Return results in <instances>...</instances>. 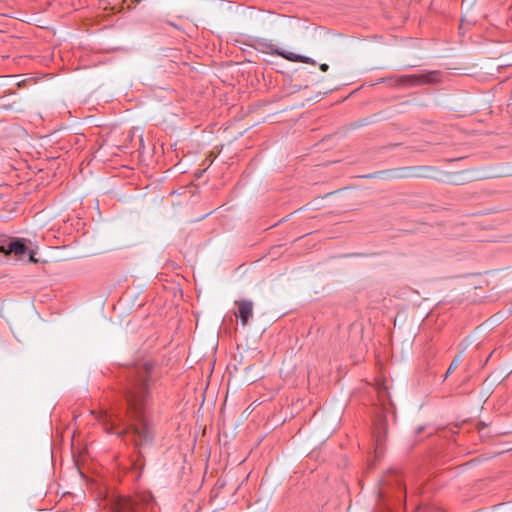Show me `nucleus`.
<instances>
[{"instance_id":"f257e3e1","label":"nucleus","mask_w":512,"mask_h":512,"mask_svg":"<svg viewBox=\"0 0 512 512\" xmlns=\"http://www.w3.org/2000/svg\"><path fill=\"white\" fill-rule=\"evenodd\" d=\"M149 370L148 365H145L137 371L126 394L127 415L136 446L150 443L154 437L152 426L146 416L150 389Z\"/></svg>"},{"instance_id":"f03ea898","label":"nucleus","mask_w":512,"mask_h":512,"mask_svg":"<svg viewBox=\"0 0 512 512\" xmlns=\"http://www.w3.org/2000/svg\"><path fill=\"white\" fill-rule=\"evenodd\" d=\"M148 512L153 510V499L150 495H143L137 499L120 496L111 503V512Z\"/></svg>"},{"instance_id":"7ed1b4c3","label":"nucleus","mask_w":512,"mask_h":512,"mask_svg":"<svg viewBox=\"0 0 512 512\" xmlns=\"http://www.w3.org/2000/svg\"><path fill=\"white\" fill-rule=\"evenodd\" d=\"M97 419H98V421H100L102 423L105 431L108 434L115 433L117 435H123L127 432L125 429H123V430L115 429V425L118 422H121L123 420V418H122L121 413L114 408H111L110 410H105V411L99 412Z\"/></svg>"},{"instance_id":"20e7f679","label":"nucleus","mask_w":512,"mask_h":512,"mask_svg":"<svg viewBox=\"0 0 512 512\" xmlns=\"http://www.w3.org/2000/svg\"><path fill=\"white\" fill-rule=\"evenodd\" d=\"M0 250L7 255L13 254L17 260H22L27 254L28 248L26 246V240L19 238L2 245Z\"/></svg>"},{"instance_id":"39448f33","label":"nucleus","mask_w":512,"mask_h":512,"mask_svg":"<svg viewBox=\"0 0 512 512\" xmlns=\"http://www.w3.org/2000/svg\"><path fill=\"white\" fill-rule=\"evenodd\" d=\"M235 305L238 308L237 312H235V316L240 319L243 326H246L249 319L253 316V302L251 300L243 299L235 301Z\"/></svg>"},{"instance_id":"423d86ee","label":"nucleus","mask_w":512,"mask_h":512,"mask_svg":"<svg viewBox=\"0 0 512 512\" xmlns=\"http://www.w3.org/2000/svg\"><path fill=\"white\" fill-rule=\"evenodd\" d=\"M403 80L411 85L430 83V82H435L438 80V73L431 72L428 74L410 75V76L404 77Z\"/></svg>"},{"instance_id":"0eeeda50","label":"nucleus","mask_w":512,"mask_h":512,"mask_svg":"<svg viewBox=\"0 0 512 512\" xmlns=\"http://www.w3.org/2000/svg\"><path fill=\"white\" fill-rule=\"evenodd\" d=\"M274 53L283 57L284 59L292 61V62L314 64V61L311 58H309L307 56H303V55H298L293 52L275 49Z\"/></svg>"},{"instance_id":"6e6552de","label":"nucleus","mask_w":512,"mask_h":512,"mask_svg":"<svg viewBox=\"0 0 512 512\" xmlns=\"http://www.w3.org/2000/svg\"><path fill=\"white\" fill-rule=\"evenodd\" d=\"M458 364H459V359H454V360L451 362V364H450V366H449V368H448V371H447V373H446V375H445V378H447V377H448V375H449V374H450L454 369H456V368H457Z\"/></svg>"},{"instance_id":"1a4fd4ad","label":"nucleus","mask_w":512,"mask_h":512,"mask_svg":"<svg viewBox=\"0 0 512 512\" xmlns=\"http://www.w3.org/2000/svg\"><path fill=\"white\" fill-rule=\"evenodd\" d=\"M320 70L323 71V72H326L329 68V66L327 64H321L319 66Z\"/></svg>"},{"instance_id":"9d476101","label":"nucleus","mask_w":512,"mask_h":512,"mask_svg":"<svg viewBox=\"0 0 512 512\" xmlns=\"http://www.w3.org/2000/svg\"><path fill=\"white\" fill-rule=\"evenodd\" d=\"M29 261H30V262H36V260L34 259L33 254H30V255H29Z\"/></svg>"},{"instance_id":"9b49d317","label":"nucleus","mask_w":512,"mask_h":512,"mask_svg":"<svg viewBox=\"0 0 512 512\" xmlns=\"http://www.w3.org/2000/svg\"><path fill=\"white\" fill-rule=\"evenodd\" d=\"M422 430H423V428H422V427H419V428L417 429V432H418V433H420V432H422Z\"/></svg>"}]
</instances>
